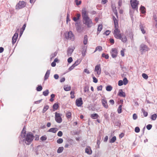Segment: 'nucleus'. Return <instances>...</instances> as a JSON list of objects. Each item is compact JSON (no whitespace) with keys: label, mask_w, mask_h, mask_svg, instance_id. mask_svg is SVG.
Instances as JSON below:
<instances>
[{"label":"nucleus","mask_w":157,"mask_h":157,"mask_svg":"<svg viewBox=\"0 0 157 157\" xmlns=\"http://www.w3.org/2000/svg\"><path fill=\"white\" fill-rule=\"evenodd\" d=\"M113 18L114 24L115 29L113 32V34L114 37L117 39L121 40L122 42H125L127 40L126 36L123 34L121 35L120 33V31L118 29V21L116 17L113 16Z\"/></svg>","instance_id":"1"},{"label":"nucleus","mask_w":157,"mask_h":157,"mask_svg":"<svg viewBox=\"0 0 157 157\" xmlns=\"http://www.w3.org/2000/svg\"><path fill=\"white\" fill-rule=\"evenodd\" d=\"M82 16L83 22L88 28H90L93 25V23L91 19L88 17V12L85 8H83L82 10Z\"/></svg>","instance_id":"2"},{"label":"nucleus","mask_w":157,"mask_h":157,"mask_svg":"<svg viewBox=\"0 0 157 157\" xmlns=\"http://www.w3.org/2000/svg\"><path fill=\"white\" fill-rule=\"evenodd\" d=\"M24 128H24L23 130L21 132V135L19 136L20 139L19 142L21 143V141H23L25 139L26 141L27 142V144H29L33 140L34 136L31 132H29L27 134L26 138H25V134L26 131L24 130Z\"/></svg>","instance_id":"3"},{"label":"nucleus","mask_w":157,"mask_h":157,"mask_svg":"<svg viewBox=\"0 0 157 157\" xmlns=\"http://www.w3.org/2000/svg\"><path fill=\"white\" fill-rule=\"evenodd\" d=\"M149 50V48L146 45L144 44H142L140 45V50L142 54H143Z\"/></svg>","instance_id":"4"},{"label":"nucleus","mask_w":157,"mask_h":157,"mask_svg":"<svg viewBox=\"0 0 157 157\" xmlns=\"http://www.w3.org/2000/svg\"><path fill=\"white\" fill-rule=\"evenodd\" d=\"M65 38L67 40L73 41L74 39V36L71 31L66 33L65 34Z\"/></svg>","instance_id":"5"},{"label":"nucleus","mask_w":157,"mask_h":157,"mask_svg":"<svg viewBox=\"0 0 157 157\" xmlns=\"http://www.w3.org/2000/svg\"><path fill=\"white\" fill-rule=\"evenodd\" d=\"M130 4L133 9H137L138 6L139 4V1L137 0H131Z\"/></svg>","instance_id":"6"},{"label":"nucleus","mask_w":157,"mask_h":157,"mask_svg":"<svg viewBox=\"0 0 157 157\" xmlns=\"http://www.w3.org/2000/svg\"><path fill=\"white\" fill-rule=\"evenodd\" d=\"M26 5V3L24 1H19L16 6V9H20L25 7Z\"/></svg>","instance_id":"7"},{"label":"nucleus","mask_w":157,"mask_h":157,"mask_svg":"<svg viewBox=\"0 0 157 157\" xmlns=\"http://www.w3.org/2000/svg\"><path fill=\"white\" fill-rule=\"evenodd\" d=\"M55 120L58 123H60L62 121V119L61 117L60 113H55Z\"/></svg>","instance_id":"8"},{"label":"nucleus","mask_w":157,"mask_h":157,"mask_svg":"<svg viewBox=\"0 0 157 157\" xmlns=\"http://www.w3.org/2000/svg\"><path fill=\"white\" fill-rule=\"evenodd\" d=\"M110 53L113 58L116 57L117 56L118 52L117 50L115 48H113L111 49Z\"/></svg>","instance_id":"9"},{"label":"nucleus","mask_w":157,"mask_h":157,"mask_svg":"<svg viewBox=\"0 0 157 157\" xmlns=\"http://www.w3.org/2000/svg\"><path fill=\"white\" fill-rule=\"evenodd\" d=\"M94 71L97 72V74L98 75L101 73V68L100 64L96 65Z\"/></svg>","instance_id":"10"},{"label":"nucleus","mask_w":157,"mask_h":157,"mask_svg":"<svg viewBox=\"0 0 157 157\" xmlns=\"http://www.w3.org/2000/svg\"><path fill=\"white\" fill-rule=\"evenodd\" d=\"M82 104L83 101L82 98H80L76 100V104L77 106L80 107Z\"/></svg>","instance_id":"11"},{"label":"nucleus","mask_w":157,"mask_h":157,"mask_svg":"<svg viewBox=\"0 0 157 157\" xmlns=\"http://www.w3.org/2000/svg\"><path fill=\"white\" fill-rule=\"evenodd\" d=\"M18 37V34L17 33H15L12 37V43L13 44H14L16 43L17 39Z\"/></svg>","instance_id":"12"},{"label":"nucleus","mask_w":157,"mask_h":157,"mask_svg":"<svg viewBox=\"0 0 157 157\" xmlns=\"http://www.w3.org/2000/svg\"><path fill=\"white\" fill-rule=\"evenodd\" d=\"M102 103L103 106L105 108L107 109L108 108V105L106 100L105 99H102Z\"/></svg>","instance_id":"13"},{"label":"nucleus","mask_w":157,"mask_h":157,"mask_svg":"<svg viewBox=\"0 0 157 157\" xmlns=\"http://www.w3.org/2000/svg\"><path fill=\"white\" fill-rule=\"evenodd\" d=\"M85 152L88 155H91L92 153V151L90 147H87L86 148Z\"/></svg>","instance_id":"14"},{"label":"nucleus","mask_w":157,"mask_h":157,"mask_svg":"<svg viewBox=\"0 0 157 157\" xmlns=\"http://www.w3.org/2000/svg\"><path fill=\"white\" fill-rule=\"evenodd\" d=\"M140 29L143 34H145L146 33V31L145 30V27L142 24L140 25Z\"/></svg>","instance_id":"15"},{"label":"nucleus","mask_w":157,"mask_h":157,"mask_svg":"<svg viewBox=\"0 0 157 157\" xmlns=\"http://www.w3.org/2000/svg\"><path fill=\"white\" fill-rule=\"evenodd\" d=\"M74 51L73 48H68L67 50V55L68 56H71Z\"/></svg>","instance_id":"16"},{"label":"nucleus","mask_w":157,"mask_h":157,"mask_svg":"<svg viewBox=\"0 0 157 157\" xmlns=\"http://www.w3.org/2000/svg\"><path fill=\"white\" fill-rule=\"evenodd\" d=\"M118 95L121 97H125V94L124 92H123L122 90H119Z\"/></svg>","instance_id":"17"},{"label":"nucleus","mask_w":157,"mask_h":157,"mask_svg":"<svg viewBox=\"0 0 157 157\" xmlns=\"http://www.w3.org/2000/svg\"><path fill=\"white\" fill-rule=\"evenodd\" d=\"M88 42V36L87 35H85L84 37V40L83 41V43L84 45H86L87 44Z\"/></svg>","instance_id":"18"},{"label":"nucleus","mask_w":157,"mask_h":157,"mask_svg":"<svg viewBox=\"0 0 157 157\" xmlns=\"http://www.w3.org/2000/svg\"><path fill=\"white\" fill-rule=\"evenodd\" d=\"M90 117L92 119H97L99 116L97 113L92 114L91 115Z\"/></svg>","instance_id":"19"},{"label":"nucleus","mask_w":157,"mask_h":157,"mask_svg":"<svg viewBox=\"0 0 157 157\" xmlns=\"http://www.w3.org/2000/svg\"><path fill=\"white\" fill-rule=\"evenodd\" d=\"M50 73V71L49 70H48L46 72L45 75L44 76L45 80L47 79L49 77V74Z\"/></svg>","instance_id":"20"},{"label":"nucleus","mask_w":157,"mask_h":157,"mask_svg":"<svg viewBox=\"0 0 157 157\" xmlns=\"http://www.w3.org/2000/svg\"><path fill=\"white\" fill-rule=\"evenodd\" d=\"M58 130V129L57 128H52L49 130L48 132H52L53 133H55Z\"/></svg>","instance_id":"21"},{"label":"nucleus","mask_w":157,"mask_h":157,"mask_svg":"<svg viewBox=\"0 0 157 157\" xmlns=\"http://www.w3.org/2000/svg\"><path fill=\"white\" fill-rule=\"evenodd\" d=\"M140 10L141 11V12L142 13H144L146 12L145 11V7L143 6H141L140 7Z\"/></svg>","instance_id":"22"},{"label":"nucleus","mask_w":157,"mask_h":157,"mask_svg":"<svg viewBox=\"0 0 157 157\" xmlns=\"http://www.w3.org/2000/svg\"><path fill=\"white\" fill-rule=\"evenodd\" d=\"M64 89L66 91H68L71 90V87L68 86H64Z\"/></svg>","instance_id":"23"},{"label":"nucleus","mask_w":157,"mask_h":157,"mask_svg":"<svg viewBox=\"0 0 157 157\" xmlns=\"http://www.w3.org/2000/svg\"><path fill=\"white\" fill-rule=\"evenodd\" d=\"M63 150V147H59L57 151V152L58 153H61Z\"/></svg>","instance_id":"24"},{"label":"nucleus","mask_w":157,"mask_h":157,"mask_svg":"<svg viewBox=\"0 0 157 157\" xmlns=\"http://www.w3.org/2000/svg\"><path fill=\"white\" fill-rule=\"evenodd\" d=\"M116 140V138L115 136H113L109 140V142L113 143Z\"/></svg>","instance_id":"25"},{"label":"nucleus","mask_w":157,"mask_h":157,"mask_svg":"<svg viewBox=\"0 0 157 157\" xmlns=\"http://www.w3.org/2000/svg\"><path fill=\"white\" fill-rule=\"evenodd\" d=\"M102 50V48L100 46H98L97 47L94 51V52H95L97 51H101Z\"/></svg>","instance_id":"26"},{"label":"nucleus","mask_w":157,"mask_h":157,"mask_svg":"<svg viewBox=\"0 0 157 157\" xmlns=\"http://www.w3.org/2000/svg\"><path fill=\"white\" fill-rule=\"evenodd\" d=\"M102 25H98V31H99V32L97 33V34H98L99 32L102 30Z\"/></svg>","instance_id":"27"},{"label":"nucleus","mask_w":157,"mask_h":157,"mask_svg":"<svg viewBox=\"0 0 157 157\" xmlns=\"http://www.w3.org/2000/svg\"><path fill=\"white\" fill-rule=\"evenodd\" d=\"M157 115L156 114H154L151 116V119L153 121L155 120L157 118Z\"/></svg>","instance_id":"28"},{"label":"nucleus","mask_w":157,"mask_h":157,"mask_svg":"<svg viewBox=\"0 0 157 157\" xmlns=\"http://www.w3.org/2000/svg\"><path fill=\"white\" fill-rule=\"evenodd\" d=\"M49 93L48 90H47L43 92V94L44 96H46Z\"/></svg>","instance_id":"29"},{"label":"nucleus","mask_w":157,"mask_h":157,"mask_svg":"<svg viewBox=\"0 0 157 157\" xmlns=\"http://www.w3.org/2000/svg\"><path fill=\"white\" fill-rule=\"evenodd\" d=\"M49 108V106L48 105H46L45 106H44V108L43 109V113H44L45 112H46L48 109Z\"/></svg>","instance_id":"30"},{"label":"nucleus","mask_w":157,"mask_h":157,"mask_svg":"<svg viewBox=\"0 0 157 157\" xmlns=\"http://www.w3.org/2000/svg\"><path fill=\"white\" fill-rule=\"evenodd\" d=\"M112 89V87L111 86H108L106 87V90L107 91H110Z\"/></svg>","instance_id":"31"},{"label":"nucleus","mask_w":157,"mask_h":157,"mask_svg":"<svg viewBox=\"0 0 157 157\" xmlns=\"http://www.w3.org/2000/svg\"><path fill=\"white\" fill-rule=\"evenodd\" d=\"M122 105H120L118 108L117 109V112L118 113H120L121 112V110H122Z\"/></svg>","instance_id":"32"},{"label":"nucleus","mask_w":157,"mask_h":157,"mask_svg":"<svg viewBox=\"0 0 157 157\" xmlns=\"http://www.w3.org/2000/svg\"><path fill=\"white\" fill-rule=\"evenodd\" d=\"M112 8L114 14L117 16V13L116 9V7L114 6H112Z\"/></svg>","instance_id":"33"},{"label":"nucleus","mask_w":157,"mask_h":157,"mask_svg":"<svg viewBox=\"0 0 157 157\" xmlns=\"http://www.w3.org/2000/svg\"><path fill=\"white\" fill-rule=\"evenodd\" d=\"M142 76L145 79H147L148 77L147 75L145 73L142 74Z\"/></svg>","instance_id":"34"},{"label":"nucleus","mask_w":157,"mask_h":157,"mask_svg":"<svg viewBox=\"0 0 157 157\" xmlns=\"http://www.w3.org/2000/svg\"><path fill=\"white\" fill-rule=\"evenodd\" d=\"M142 111L143 113L144 117H146L148 115V113L147 112L145 111L143 109H142Z\"/></svg>","instance_id":"35"},{"label":"nucleus","mask_w":157,"mask_h":157,"mask_svg":"<svg viewBox=\"0 0 157 157\" xmlns=\"http://www.w3.org/2000/svg\"><path fill=\"white\" fill-rule=\"evenodd\" d=\"M58 105L57 103H55L53 105V108L54 109H55V110H56L58 109Z\"/></svg>","instance_id":"36"},{"label":"nucleus","mask_w":157,"mask_h":157,"mask_svg":"<svg viewBox=\"0 0 157 157\" xmlns=\"http://www.w3.org/2000/svg\"><path fill=\"white\" fill-rule=\"evenodd\" d=\"M123 82L124 83V85H126L128 83V80H127V78H124L123 80Z\"/></svg>","instance_id":"37"},{"label":"nucleus","mask_w":157,"mask_h":157,"mask_svg":"<svg viewBox=\"0 0 157 157\" xmlns=\"http://www.w3.org/2000/svg\"><path fill=\"white\" fill-rule=\"evenodd\" d=\"M63 140L62 138H59L57 141V142L59 144H60L63 142Z\"/></svg>","instance_id":"38"},{"label":"nucleus","mask_w":157,"mask_h":157,"mask_svg":"<svg viewBox=\"0 0 157 157\" xmlns=\"http://www.w3.org/2000/svg\"><path fill=\"white\" fill-rule=\"evenodd\" d=\"M75 92L74 91H71L70 93V94L71 95V98H74L75 97V96H74Z\"/></svg>","instance_id":"39"},{"label":"nucleus","mask_w":157,"mask_h":157,"mask_svg":"<svg viewBox=\"0 0 157 157\" xmlns=\"http://www.w3.org/2000/svg\"><path fill=\"white\" fill-rule=\"evenodd\" d=\"M71 114L70 112H68L66 113V116L67 118H69L71 116Z\"/></svg>","instance_id":"40"},{"label":"nucleus","mask_w":157,"mask_h":157,"mask_svg":"<svg viewBox=\"0 0 157 157\" xmlns=\"http://www.w3.org/2000/svg\"><path fill=\"white\" fill-rule=\"evenodd\" d=\"M42 87L41 86H38L36 88V90L37 91H40L42 90Z\"/></svg>","instance_id":"41"},{"label":"nucleus","mask_w":157,"mask_h":157,"mask_svg":"<svg viewBox=\"0 0 157 157\" xmlns=\"http://www.w3.org/2000/svg\"><path fill=\"white\" fill-rule=\"evenodd\" d=\"M102 56L103 57H105L106 59H108L109 57V56L108 54L105 55L104 53L102 54Z\"/></svg>","instance_id":"42"},{"label":"nucleus","mask_w":157,"mask_h":157,"mask_svg":"<svg viewBox=\"0 0 157 157\" xmlns=\"http://www.w3.org/2000/svg\"><path fill=\"white\" fill-rule=\"evenodd\" d=\"M154 18L156 22V26H157V14H155L154 16Z\"/></svg>","instance_id":"43"},{"label":"nucleus","mask_w":157,"mask_h":157,"mask_svg":"<svg viewBox=\"0 0 157 157\" xmlns=\"http://www.w3.org/2000/svg\"><path fill=\"white\" fill-rule=\"evenodd\" d=\"M135 131L136 132L138 133L140 132V129L138 127H136L135 129Z\"/></svg>","instance_id":"44"},{"label":"nucleus","mask_w":157,"mask_h":157,"mask_svg":"<svg viewBox=\"0 0 157 157\" xmlns=\"http://www.w3.org/2000/svg\"><path fill=\"white\" fill-rule=\"evenodd\" d=\"M57 54V53H56V52H55L53 54H52L51 56V59H52V58H54L56 56Z\"/></svg>","instance_id":"45"},{"label":"nucleus","mask_w":157,"mask_h":157,"mask_svg":"<svg viewBox=\"0 0 157 157\" xmlns=\"http://www.w3.org/2000/svg\"><path fill=\"white\" fill-rule=\"evenodd\" d=\"M124 83L123 81L121 80H119L118 82V85L119 86H122L123 84Z\"/></svg>","instance_id":"46"},{"label":"nucleus","mask_w":157,"mask_h":157,"mask_svg":"<svg viewBox=\"0 0 157 157\" xmlns=\"http://www.w3.org/2000/svg\"><path fill=\"white\" fill-rule=\"evenodd\" d=\"M93 82H94L96 83L98 82V79L94 76H93Z\"/></svg>","instance_id":"47"},{"label":"nucleus","mask_w":157,"mask_h":157,"mask_svg":"<svg viewBox=\"0 0 157 157\" xmlns=\"http://www.w3.org/2000/svg\"><path fill=\"white\" fill-rule=\"evenodd\" d=\"M75 2L76 3V5L77 6H78L81 4V1H78V0H75Z\"/></svg>","instance_id":"48"},{"label":"nucleus","mask_w":157,"mask_h":157,"mask_svg":"<svg viewBox=\"0 0 157 157\" xmlns=\"http://www.w3.org/2000/svg\"><path fill=\"white\" fill-rule=\"evenodd\" d=\"M152 127V126L151 124H149L147 126L146 128L148 130H149Z\"/></svg>","instance_id":"49"},{"label":"nucleus","mask_w":157,"mask_h":157,"mask_svg":"<svg viewBox=\"0 0 157 157\" xmlns=\"http://www.w3.org/2000/svg\"><path fill=\"white\" fill-rule=\"evenodd\" d=\"M137 118V116L136 113H134L133 115V119L135 120Z\"/></svg>","instance_id":"50"},{"label":"nucleus","mask_w":157,"mask_h":157,"mask_svg":"<svg viewBox=\"0 0 157 157\" xmlns=\"http://www.w3.org/2000/svg\"><path fill=\"white\" fill-rule=\"evenodd\" d=\"M72 58L71 57H69L67 59V61L68 63H71L72 61Z\"/></svg>","instance_id":"51"},{"label":"nucleus","mask_w":157,"mask_h":157,"mask_svg":"<svg viewBox=\"0 0 157 157\" xmlns=\"http://www.w3.org/2000/svg\"><path fill=\"white\" fill-rule=\"evenodd\" d=\"M47 137L45 136H42L40 138V140L42 141H44L46 140Z\"/></svg>","instance_id":"52"},{"label":"nucleus","mask_w":157,"mask_h":157,"mask_svg":"<svg viewBox=\"0 0 157 157\" xmlns=\"http://www.w3.org/2000/svg\"><path fill=\"white\" fill-rule=\"evenodd\" d=\"M62 132L61 131H59L57 134L58 136L60 137L61 136H62Z\"/></svg>","instance_id":"53"},{"label":"nucleus","mask_w":157,"mask_h":157,"mask_svg":"<svg viewBox=\"0 0 157 157\" xmlns=\"http://www.w3.org/2000/svg\"><path fill=\"white\" fill-rule=\"evenodd\" d=\"M102 86L100 85L97 87V89L98 90H102Z\"/></svg>","instance_id":"54"},{"label":"nucleus","mask_w":157,"mask_h":157,"mask_svg":"<svg viewBox=\"0 0 157 157\" xmlns=\"http://www.w3.org/2000/svg\"><path fill=\"white\" fill-rule=\"evenodd\" d=\"M121 54L122 56H124V50L123 49L121 51Z\"/></svg>","instance_id":"55"},{"label":"nucleus","mask_w":157,"mask_h":157,"mask_svg":"<svg viewBox=\"0 0 157 157\" xmlns=\"http://www.w3.org/2000/svg\"><path fill=\"white\" fill-rule=\"evenodd\" d=\"M84 72L87 73L88 74L90 73V71L87 70V69H85L84 70Z\"/></svg>","instance_id":"56"},{"label":"nucleus","mask_w":157,"mask_h":157,"mask_svg":"<svg viewBox=\"0 0 157 157\" xmlns=\"http://www.w3.org/2000/svg\"><path fill=\"white\" fill-rule=\"evenodd\" d=\"M86 51L85 50V51H84V50H82V56H84L86 55Z\"/></svg>","instance_id":"57"},{"label":"nucleus","mask_w":157,"mask_h":157,"mask_svg":"<svg viewBox=\"0 0 157 157\" xmlns=\"http://www.w3.org/2000/svg\"><path fill=\"white\" fill-rule=\"evenodd\" d=\"M122 4V0H119L118 2V4L119 6H121Z\"/></svg>","instance_id":"58"},{"label":"nucleus","mask_w":157,"mask_h":157,"mask_svg":"<svg viewBox=\"0 0 157 157\" xmlns=\"http://www.w3.org/2000/svg\"><path fill=\"white\" fill-rule=\"evenodd\" d=\"M54 78L56 79H58L59 78L58 75L57 74L55 75H54Z\"/></svg>","instance_id":"59"},{"label":"nucleus","mask_w":157,"mask_h":157,"mask_svg":"<svg viewBox=\"0 0 157 157\" xmlns=\"http://www.w3.org/2000/svg\"><path fill=\"white\" fill-rule=\"evenodd\" d=\"M109 102L112 105H113L114 103V101L113 100H110L109 101Z\"/></svg>","instance_id":"60"},{"label":"nucleus","mask_w":157,"mask_h":157,"mask_svg":"<svg viewBox=\"0 0 157 157\" xmlns=\"http://www.w3.org/2000/svg\"><path fill=\"white\" fill-rule=\"evenodd\" d=\"M42 100V99H41L40 100L35 101L34 102V103L36 104H39L41 102Z\"/></svg>","instance_id":"61"},{"label":"nucleus","mask_w":157,"mask_h":157,"mask_svg":"<svg viewBox=\"0 0 157 157\" xmlns=\"http://www.w3.org/2000/svg\"><path fill=\"white\" fill-rule=\"evenodd\" d=\"M110 32L109 30H107L105 32V34L106 35H108L110 33Z\"/></svg>","instance_id":"62"},{"label":"nucleus","mask_w":157,"mask_h":157,"mask_svg":"<svg viewBox=\"0 0 157 157\" xmlns=\"http://www.w3.org/2000/svg\"><path fill=\"white\" fill-rule=\"evenodd\" d=\"M79 63H80V62L79 61H78V60H77V61H75V63H75V64L77 66L78 64H79Z\"/></svg>","instance_id":"63"},{"label":"nucleus","mask_w":157,"mask_h":157,"mask_svg":"<svg viewBox=\"0 0 157 157\" xmlns=\"http://www.w3.org/2000/svg\"><path fill=\"white\" fill-rule=\"evenodd\" d=\"M56 65V62L54 61H53L51 64V66L53 67H54Z\"/></svg>","instance_id":"64"}]
</instances>
